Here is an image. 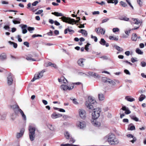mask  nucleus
<instances>
[{
	"label": "nucleus",
	"instance_id": "nucleus-12",
	"mask_svg": "<svg viewBox=\"0 0 146 146\" xmlns=\"http://www.w3.org/2000/svg\"><path fill=\"white\" fill-rule=\"evenodd\" d=\"M11 108L14 110L15 113H16L17 111H19V109H20L19 106L17 104L11 106Z\"/></svg>",
	"mask_w": 146,
	"mask_h": 146
},
{
	"label": "nucleus",
	"instance_id": "nucleus-13",
	"mask_svg": "<svg viewBox=\"0 0 146 146\" xmlns=\"http://www.w3.org/2000/svg\"><path fill=\"white\" fill-rule=\"evenodd\" d=\"M140 36H137L136 33H133L132 34L131 37V39L132 41H136L137 40L138 38H140Z\"/></svg>",
	"mask_w": 146,
	"mask_h": 146
},
{
	"label": "nucleus",
	"instance_id": "nucleus-20",
	"mask_svg": "<svg viewBox=\"0 0 146 146\" xmlns=\"http://www.w3.org/2000/svg\"><path fill=\"white\" fill-rule=\"evenodd\" d=\"M106 1L108 3H114L115 5H116L118 2L117 0H106Z\"/></svg>",
	"mask_w": 146,
	"mask_h": 146
},
{
	"label": "nucleus",
	"instance_id": "nucleus-35",
	"mask_svg": "<svg viewBox=\"0 0 146 146\" xmlns=\"http://www.w3.org/2000/svg\"><path fill=\"white\" fill-rule=\"evenodd\" d=\"M108 82L110 84L113 85H114L115 84V82L110 79H108Z\"/></svg>",
	"mask_w": 146,
	"mask_h": 146
},
{
	"label": "nucleus",
	"instance_id": "nucleus-56",
	"mask_svg": "<svg viewBox=\"0 0 146 146\" xmlns=\"http://www.w3.org/2000/svg\"><path fill=\"white\" fill-rule=\"evenodd\" d=\"M109 18H107L105 19H104L102 20V23H104L105 22H107L108 21H109Z\"/></svg>",
	"mask_w": 146,
	"mask_h": 146
},
{
	"label": "nucleus",
	"instance_id": "nucleus-2",
	"mask_svg": "<svg viewBox=\"0 0 146 146\" xmlns=\"http://www.w3.org/2000/svg\"><path fill=\"white\" fill-rule=\"evenodd\" d=\"M97 103L96 101L93 99L91 97H88V100L86 101L85 102L86 106L90 109H94L95 105H96Z\"/></svg>",
	"mask_w": 146,
	"mask_h": 146
},
{
	"label": "nucleus",
	"instance_id": "nucleus-32",
	"mask_svg": "<svg viewBox=\"0 0 146 146\" xmlns=\"http://www.w3.org/2000/svg\"><path fill=\"white\" fill-rule=\"evenodd\" d=\"M145 98V95L141 94L139 98V100L140 101H142Z\"/></svg>",
	"mask_w": 146,
	"mask_h": 146
},
{
	"label": "nucleus",
	"instance_id": "nucleus-14",
	"mask_svg": "<svg viewBox=\"0 0 146 146\" xmlns=\"http://www.w3.org/2000/svg\"><path fill=\"white\" fill-rule=\"evenodd\" d=\"M88 74L89 75L92 76L95 78H98L100 77L99 75L94 72H88Z\"/></svg>",
	"mask_w": 146,
	"mask_h": 146
},
{
	"label": "nucleus",
	"instance_id": "nucleus-23",
	"mask_svg": "<svg viewBox=\"0 0 146 146\" xmlns=\"http://www.w3.org/2000/svg\"><path fill=\"white\" fill-rule=\"evenodd\" d=\"M125 99L128 101L130 102L134 101L135 100V99L134 98H130L128 96H126L125 98Z\"/></svg>",
	"mask_w": 146,
	"mask_h": 146
},
{
	"label": "nucleus",
	"instance_id": "nucleus-42",
	"mask_svg": "<svg viewBox=\"0 0 146 146\" xmlns=\"http://www.w3.org/2000/svg\"><path fill=\"white\" fill-rule=\"evenodd\" d=\"M61 88L62 89H63L64 90H68V86L66 85H62L61 86Z\"/></svg>",
	"mask_w": 146,
	"mask_h": 146
},
{
	"label": "nucleus",
	"instance_id": "nucleus-37",
	"mask_svg": "<svg viewBox=\"0 0 146 146\" xmlns=\"http://www.w3.org/2000/svg\"><path fill=\"white\" fill-rule=\"evenodd\" d=\"M78 64L80 66H82V58L79 59L77 61Z\"/></svg>",
	"mask_w": 146,
	"mask_h": 146
},
{
	"label": "nucleus",
	"instance_id": "nucleus-33",
	"mask_svg": "<svg viewBox=\"0 0 146 146\" xmlns=\"http://www.w3.org/2000/svg\"><path fill=\"white\" fill-rule=\"evenodd\" d=\"M119 3L120 5L123 7H125L127 6L126 3L123 1H121Z\"/></svg>",
	"mask_w": 146,
	"mask_h": 146
},
{
	"label": "nucleus",
	"instance_id": "nucleus-18",
	"mask_svg": "<svg viewBox=\"0 0 146 146\" xmlns=\"http://www.w3.org/2000/svg\"><path fill=\"white\" fill-rule=\"evenodd\" d=\"M62 115L59 114H57L56 113H53L51 115V117L53 118H56L60 117Z\"/></svg>",
	"mask_w": 146,
	"mask_h": 146
},
{
	"label": "nucleus",
	"instance_id": "nucleus-58",
	"mask_svg": "<svg viewBox=\"0 0 146 146\" xmlns=\"http://www.w3.org/2000/svg\"><path fill=\"white\" fill-rule=\"evenodd\" d=\"M23 44L24 45H25L27 47H29V43L27 42H25Z\"/></svg>",
	"mask_w": 146,
	"mask_h": 146
},
{
	"label": "nucleus",
	"instance_id": "nucleus-52",
	"mask_svg": "<svg viewBox=\"0 0 146 146\" xmlns=\"http://www.w3.org/2000/svg\"><path fill=\"white\" fill-rule=\"evenodd\" d=\"M126 2L127 3L129 4V5L130 6V7L132 8L133 9V7L131 5V3H130V2L129 0H126Z\"/></svg>",
	"mask_w": 146,
	"mask_h": 146
},
{
	"label": "nucleus",
	"instance_id": "nucleus-48",
	"mask_svg": "<svg viewBox=\"0 0 146 146\" xmlns=\"http://www.w3.org/2000/svg\"><path fill=\"white\" fill-rule=\"evenodd\" d=\"M88 33L87 31L83 29V35L85 36H87Z\"/></svg>",
	"mask_w": 146,
	"mask_h": 146
},
{
	"label": "nucleus",
	"instance_id": "nucleus-7",
	"mask_svg": "<svg viewBox=\"0 0 146 146\" xmlns=\"http://www.w3.org/2000/svg\"><path fill=\"white\" fill-rule=\"evenodd\" d=\"M45 72V70H43L38 74H35L33 78L31 80V82H33L36 79L41 78L43 76V73Z\"/></svg>",
	"mask_w": 146,
	"mask_h": 146
},
{
	"label": "nucleus",
	"instance_id": "nucleus-36",
	"mask_svg": "<svg viewBox=\"0 0 146 146\" xmlns=\"http://www.w3.org/2000/svg\"><path fill=\"white\" fill-rule=\"evenodd\" d=\"M64 135L66 138L68 139L70 138V135L69 133L68 132H66L64 133Z\"/></svg>",
	"mask_w": 146,
	"mask_h": 146
},
{
	"label": "nucleus",
	"instance_id": "nucleus-9",
	"mask_svg": "<svg viewBox=\"0 0 146 146\" xmlns=\"http://www.w3.org/2000/svg\"><path fill=\"white\" fill-rule=\"evenodd\" d=\"M98 120V119H91V122L94 126L99 127L100 126L101 123Z\"/></svg>",
	"mask_w": 146,
	"mask_h": 146
},
{
	"label": "nucleus",
	"instance_id": "nucleus-43",
	"mask_svg": "<svg viewBox=\"0 0 146 146\" xmlns=\"http://www.w3.org/2000/svg\"><path fill=\"white\" fill-rule=\"evenodd\" d=\"M132 19L134 21L135 24L137 25L140 23V22L137 19L133 18Z\"/></svg>",
	"mask_w": 146,
	"mask_h": 146
},
{
	"label": "nucleus",
	"instance_id": "nucleus-30",
	"mask_svg": "<svg viewBox=\"0 0 146 146\" xmlns=\"http://www.w3.org/2000/svg\"><path fill=\"white\" fill-rule=\"evenodd\" d=\"M19 111L21 113L23 119H26V116L25 115L23 111L21 109H19Z\"/></svg>",
	"mask_w": 146,
	"mask_h": 146
},
{
	"label": "nucleus",
	"instance_id": "nucleus-64",
	"mask_svg": "<svg viewBox=\"0 0 146 146\" xmlns=\"http://www.w3.org/2000/svg\"><path fill=\"white\" fill-rule=\"evenodd\" d=\"M75 141V140L73 138H70V143H73Z\"/></svg>",
	"mask_w": 146,
	"mask_h": 146
},
{
	"label": "nucleus",
	"instance_id": "nucleus-46",
	"mask_svg": "<svg viewBox=\"0 0 146 146\" xmlns=\"http://www.w3.org/2000/svg\"><path fill=\"white\" fill-rule=\"evenodd\" d=\"M91 38L93 39H94L95 42H96L98 40L97 37L95 36H93L92 35H91Z\"/></svg>",
	"mask_w": 146,
	"mask_h": 146
},
{
	"label": "nucleus",
	"instance_id": "nucleus-39",
	"mask_svg": "<svg viewBox=\"0 0 146 146\" xmlns=\"http://www.w3.org/2000/svg\"><path fill=\"white\" fill-rule=\"evenodd\" d=\"M143 0H137V3L140 7H141L143 5Z\"/></svg>",
	"mask_w": 146,
	"mask_h": 146
},
{
	"label": "nucleus",
	"instance_id": "nucleus-8",
	"mask_svg": "<svg viewBox=\"0 0 146 146\" xmlns=\"http://www.w3.org/2000/svg\"><path fill=\"white\" fill-rule=\"evenodd\" d=\"M38 58V55L36 54H34L33 56L31 55H29L27 56L26 59L27 60H30L32 61H36V59Z\"/></svg>",
	"mask_w": 146,
	"mask_h": 146
},
{
	"label": "nucleus",
	"instance_id": "nucleus-59",
	"mask_svg": "<svg viewBox=\"0 0 146 146\" xmlns=\"http://www.w3.org/2000/svg\"><path fill=\"white\" fill-rule=\"evenodd\" d=\"M27 29L29 31H31L34 30V27H29Z\"/></svg>",
	"mask_w": 146,
	"mask_h": 146
},
{
	"label": "nucleus",
	"instance_id": "nucleus-22",
	"mask_svg": "<svg viewBox=\"0 0 146 146\" xmlns=\"http://www.w3.org/2000/svg\"><path fill=\"white\" fill-rule=\"evenodd\" d=\"M51 14L57 17L62 16H63V15L62 13L56 12H52Z\"/></svg>",
	"mask_w": 146,
	"mask_h": 146
},
{
	"label": "nucleus",
	"instance_id": "nucleus-31",
	"mask_svg": "<svg viewBox=\"0 0 146 146\" xmlns=\"http://www.w3.org/2000/svg\"><path fill=\"white\" fill-rule=\"evenodd\" d=\"M9 42L11 45L13 44V47L14 48H17V44L16 43H15L13 42H11V41H9Z\"/></svg>",
	"mask_w": 146,
	"mask_h": 146
},
{
	"label": "nucleus",
	"instance_id": "nucleus-60",
	"mask_svg": "<svg viewBox=\"0 0 146 146\" xmlns=\"http://www.w3.org/2000/svg\"><path fill=\"white\" fill-rule=\"evenodd\" d=\"M73 103L75 104H78V103L76 101V99L74 98L72 99Z\"/></svg>",
	"mask_w": 146,
	"mask_h": 146
},
{
	"label": "nucleus",
	"instance_id": "nucleus-41",
	"mask_svg": "<svg viewBox=\"0 0 146 146\" xmlns=\"http://www.w3.org/2000/svg\"><path fill=\"white\" fill-rule=\"evenodd\" d=\"M90 45V44L89 43H87L85 45V50L87 51H88L89 50L88 47Z\"/></svg>",
	"mask_w": 146,
	"mask_h": 146
},
{
	"label": "nucleus",
	"instance_id": "nucleus-62",
	"mask_svg": "<svg viewBox=\"0 0 146 146\" xmlns=\"http://www.w3.org/2000/svg\"><path fill=\"white\" fill-rule=\"evenodd\" d=\"M125 113L126 114H129L131 113L130 111L128 109L125 111Z\"/></svg>",
	"mask_w": 146,
	"mask_h": 146
},
{
	"label": "nucleus",
	"instance_id": "nucleus-44",
	"mask_svg": "<svg viewBox=\"0 0 146 146\" xmlns=\"http://www.w3.org/2000/svg\"><path fill=\"white\" fill-rule=\"evenodd\" d=\"M74 87V84H72L71 86H68V90H69L72 89Z\"/></svg>",
	"mask_w": 146,
	"mask_h": 146
},
{
	"label": "nucleus",
	"instance_id": "nucleus-6",
	"mask_svg": "<svg viewBox=\"0 0 146 146\" xmlns=\"http://www.w3.org/2000/svg\"><path fill=\"white\" fill-rule=\"evenodd\" d=\"M14 79V75L12 73H10L7 77V83L10 86L12 84Z\"/></svg>",
	"mask_w": 146,
	"mask_h": 146
},
{
	"label": "nucleus",
	"instance_id": "nucleus-15",
	"mask_svg": "<svg viewBox=\"0 0 146 146\" xmlns=\"http://www.w3.org/2000/svg\"><path fill=\"white\" fill-rule=\"evenodd\" d=\"M100 43L102 45H106V47H108L109 46V44L108 43H106V41L103 38L101 39L100 42Z\"/></svg>",
	"mask_w": 146,
	"mask_h": 146
},
{
	"label": "nucleus",
	"instance_id": "nucleus-16",
	"mask_svg": "<svg viewBox=\"0 0 146 146\" xmlns=\"http://www.w3.org/2000/svg\"><path fill=\"white\" fill-rule=\"evenodd\" d=\"M7 58V55L5 53H2L0 55V60H6Z\"/></svg>",
	"mask_w": 146,
	"mask_h": 146
},
{
	"label": "nucleus",
	"instance_id": "nucleus-45",
	"mask_svg": "<svg viewBox=\"0 0 146 146\" xmlns=\"http://www.w3.org/2000/svg\"><path fill=\"white\" fill-rule=\"evenodd\" d=\"M100 33L102 35H104L105 33V30L104 29H100Z\"/></svg>",
	"mask_w": 146,
	"mask_h": 146
},
{
	"label": "nucleus",
	"instance_id": "nucleus-5",
	"mask_svg": "<svg viewBox=\"0 0 146 146\" xmlns=\"http://www.w3.org/2000/svg\"><path fill=\"white\" fill-rule=\"evenodd\" d=\"M60 19H61L63 22L68 23L70 24H73L75 22L74 19H71L68 17H66L63 16Z\"/></svg>",
	"mask_w": 146,
	"mask_h": 146
},
{
	"label": "nucleus",
	"instance_id": "nucleus-53",
	"mask_svg": "<svg viewBox=\"0 0 146 146\" xmlns=\"http://www.w3.org/2000/svg\"><path fill=\"white\" fill-rule=\"evenodd\" d=\"M110 122L111 123H116L117 122V119H111V120L110 121Z\"/></svg>",
	"mask_w": 146,
	"mask_h": 146
},
{
	"label": "nucleus",
	"instance_id": "nucleus-61",
	"mask_svg": "<svg viewBox=\"0 0 146 146\" xmlns=\"http://www.w3.org/2000/svg\"><path fill=\"white\" fill-rule=\"evenodd\" d=\"M95 31L97 34H99L100 33V29H99V28H96L95 29Z\"/></svg>",
	"mask_w": 146,
	"mask_h": 146
},
{
	"label": "nucleus",
	"instance_id": "nucleus-47",
	"mask_svg": "<svg viewBox=\"0 0 146 146\" xmlns=\"http://www.w3.org/2000/svg\"><path fill=\"white\" fill-rule=\"evenodd\" d=\"M102 81L103 82H108V79L107 80V78L105 77H103L102 79Z\"/></svg>",
	"mask_w": 146,
	"mask_h": 146
},
{
	"label": "nucleus",
	"instance_id": "nucleus-3",
	"mask_svg": "<svg viewBox=\"0 0 146 146\" xmlns=\"http://www.w3.org/2000/svg\"><path fill=\"white\" fill-rule=\"evenodd\" d=\"M29 135L30 139L31 141H33L35 139V128L30 125L29 127Z\"/></svg>",
	"mask_w": 146,
	"mask_h": 146
},
{
	"label": "nucleus",
	"instance_id": "nucleus-11",
	"mask_svg": "<svg viewBox=\"0 0 146 146\" xmlns=\"http://www.w3.org/2000/svg\"><path fill=\"white\" fill-rule=\"evenodd\" d=\"M126 136L130 140H130V141L132 143H134L136 141V138L132 134H127Z\"/></svg>",
	"mask_w": 146,
	"mask_h": 146
},
{
	"label": "nucleus",
	"instance_id": "nucleus-4",
	"mask_svg": "<svg viewBox=\"0 0 146 146\" xmlns=\"http://www.w3.org/2000/svg\"><path fill=\"white\" fill-rule=\"evenodd\" d=\"M101 112V109L99 108L94 109L92 113V119H98Z\"/></svg>",
	"mask_w": 146,
	"mask_h": 146
},
{
	"label": "nucleus",
	"instance_id": "nucleus-21",
	"mask_svg": "<svg viewBox=\"0 0 146 146\" xmlns=\"http://www.w3.org/2000/svg\"><path fill=\"white\" fill-rule=\"evenodd\" d=\"M48 127L51 131H54L55 129L54 127L51 124L49 123L47 124Z\"/></svg>",
	"mask_w": 146,
	"mask_h": 146
},
{
	"label": "nucleus",
	"instance_id": "nucleus-1",
	"mask_svg": "<svg viewBox=\"0 0 146 146\" xmlns=\"http://www.w3.org/2000/svg\"><path fill=\"white\" fill-rule=\"evenodd\" d=\"M104 139L106 140L110 145H116L119 143L118 139L113 133H110L106 135L104 138Z\"/></svg>",
	"mask_w": 146,
	"mask_h": 146
},
{
	"label": "nucleus",
	"instance_id": "nucleus-54",
	"mask_svg": "<svg viewBox=\"0 0 146 146\" xmlns=\"http://www.w3.org/2000/svg\"><path fill=\"white\" fill-rule=\"evenodd\" d=\"M131 119H138L134 114H131L130 115Z\"/></svg>",
	"mask_w": 146,
	"mask_h": 146
},
{
	"label": "nucleus",
	"instance_id": "nucleus-27",
	"mask_svg": "<svg viewBox=\"0 0 146 146\" xmlns=\"http://www.w3.org/2000/svg\"><path fill=\"white\" fill-rule=\"evenodd\" d=\"M109 38L110 40H114L115 41H117L118 40V36L114 37L113 36H110Z\"/></svg>",
	"mask_w": 146,
	"mask_h": 146
},
{
	"label": "nucleus",
	"instance_id": "nucleus-34",
	"mask_svg": "<svg viewBox=\"0 0 146 146\" xmlns=\"http://www.w3.org/2000/svg\"><path fill=\"white\" fill-rule=\"evenodd\" d=\"M82 122L81 121H78L77 123V127L80 129H82Z\"/></svg>",
	"mask_w": 146,
	"mask_h": 146
},
{
	"label": "nucleus",
	"instance_id": "nucleus-40",
	"mask_svg": "<svg viewBox=\"0 0 146 146\" xmlns=\"http://www.w3.org/2000/svg\"><path fill=\"white\" fill-rule=\"evenodd\" d=\"M120 19L122 20L128 21L129 20V19L126 17H121V18Z\"/></svg>",
	"mask_w": 146,
	"mask_h": 146
},
{
	"label": "nucleus",
	"instance_id": "nucleus-19",
	"mask_svg": "<svg viewBox=\"0 0 146 146\" xmlns=\"http://www.w3.org/2000/svg\"><path fill=\"white\" fill-rule=\"evenodd\" d=\"M59 82H62L64 83H66L67 82V80L63 76L61 77L60 78L58 79Z\"/></svg>",
	"mask_w": 146,
	"mask_h": 146
},
{
	"label": "nucleus",
	"instance_id": "nucleus-10",
	"mask_svg": "<svg viewBox=\"0 0 146 146\" xmlns=\"http://www.w3.org/2000/svg\"><path fill=\"white\" fill-rule=\"evenodd\" d=\"M25 129L22 128L21 129L19 132L17 133L16 134V137L17 139H19L24 134Z\"/></svg>",
	"mask_w": 146,
	"mask_h": 146
},
{
	"label": "nucleus",
	"instance_id": "nucleus-55",
	"mask_svg": "<svg viewBox=\"0 0 146 146\" xmlns=\"http://www.w3.org/2000/svg\"><path fill=\"white\" fill-rule=\"evenodd\" d=\"M38 36L42 37V36L41 35H36V34L33 35L32 36V37L33 38H35L36 37H38Z\"/></svg>",
	"mask_w": 146,
	"mask_h": 146
},
{
	"label": "nucleus",
	"instance_id": "nucleus-24",
	"mask_svg": "<svg viewBox=\"0 0 146 146\" xmlns=\"http://www.w3.org/2000/svg\"><path fill=\"white\" fill-rule=\"evenodd\" d=\"M16 20H13V23L15 24H19L20 23V21H21V19L19 18H16Z\"/></svg>",
	"mask_w": 146,
	"mask_h": 146
},
{
	"label": "nucleus",
	"instance_id": "nucleus-17",
	"mask_svg": "<svg viewBox=\"0 0 146 146\" xmlns=\"http://www.w3.org/2000/svg\"><path fill=\"white\" fill-rule=\"evenodd\" d=\"M22 30V33L23 34H25L27 32V26L26 25H23L21 27Z\"/></svg>",
	"mask_w": 146,
	"mask_h": 146
},
{
	"label": "nucleus",
	"instance_id": "nucleus-51",
	"mask_svg": "<svg viewBox=\"0 0 146 146\" xmlns=\"http://www.w3.org/2000/svg\"><path fill=\"white\" fill-rule=\"evenodd\" d=\"M43 12L42 10H39L38 11L35 13L36 15H39L41 14Z\"/></svg>",
	"mask_w": 146,
	"mask_h": 146
},
{
	"label": "nucleus",
	"instance_id": "nucleus-28",
	"mask_svg": "<svg viewBox=\"0 0 146 146\" xmlns=\"http://www.w3.org/2000/svg\"><path fill=\"white\" fill-rule=\"evenodd\" d=\"M98 98L100 100H103L104 98V96L102 94H98Z\"/></svg>",
	"mask_w": 146,
	"mask_h": 146
},
{
	"label": "nucleus",
	"instance_id": "nucleus-63",
	"mask_svg": "<svg viewBox=\"0 0 146 146\" xmlns=\"http://www.w3.org/2000/svg\"><path fill=\"white\" fill-rule=\"evenodd\" d=\"M119 31V29L118 28H114L113 29V31L114 33L118 32Z\"/></svg>",
	"mask_w": 146,
	"mask_h": 146
},
{
	"label": "nucleus",
	"instance_id": "nucleus-50",
	"mask_svg": "<svg viewBox=\"0 0 146 146\" xmlns=\"http://www.w3.org/2000/svg\"><path fill=\"white\" fill-rule=\"evenodd\" d=\"M79 114L80 117H82V109H80L78 110Z\"/></svg>",
	"mask_w": 146,
	"mask_h": 146
},
{
	"label": "nucleus",
	"instance_id": "nucleus-49",
	"mask_svg": "<svg viewBox=\"0 0 146 146\" xmlns=\"http://www.w3.org/2000/svg\"><path fill=\"white\" fill-rule=\"evenodd\" d=\"M56 110H58V111H59L60 112H65V110L62 108H55Z\"/></svg>",
	"mask_w": 146,
	"mask_h": 146
},
{
	"label": "nucleus",
	"instance_id": "nucleus-25",
	"mask_svg": "<svg viewBox=\"0 0 146 146\" xmlns=\"http://www.w3.org/2000/svg\"><path fill=\"white\" fill-rule=\"evenodd\" d=\"M61 146H79L77 145H73L71 143H67L65 144H61L60 145Z\"/></svg>",
	"mask_w": 146,
	"mask_h": 146
},
{
	"label": "nucleus",
	"instance_id": "nucleus-26",
	"mask_svg": "<svg viewBox=\"0 0 146 146\" xmlns=\"http://www.w3.org/2000/svg\"><path fill=\"white\" fill-rule=\"evenodd\" d=\"M132 124H131L129 125L128 128V130H134L135 129V126L134 125H132Z\"/></svg>",
	"mask_w": 146,
	"mask_h": 146
},
{
	"label": "nucleus",
	"instance_id": "nucleus-38",
	"mask_svg": "<svg viewBox=\"0 0 146 146\" xmlns=\"http://www.w3.org/2000/svg\"><path fill=\"white\" fill-rule=\"evenodd\" d=\"M115 48L118 51L120 52L122 51L123 50V49L121 48L120 47L116 46H115Z\"/></svg>",
	"mask_w": 146,
	"mask_h": 146
},
{
	"label": "nucleus",
	"instance_id": "nucleus-57",
	"mask_svg": "<svg viewBox=\"0 0 146 146\" xmlns=\"http://www.w3.org/2000/svg\"><path fill=\"white\" fill-rule=\"evenodd\" d=\"M38 3V1H36L32 3V5L33 6H36Z\"/></svg>",
	"mask_w": 146,
	"mask_h": 146
},
{
	"label": "nucleus",
	"instance_id": "nucleus-29",
	"mask_svg": "<svg viewBox=\"0 0 146 146\" xmlns=\"http://www.w3.org/2000/svg\"><path fill=\"white\" fill-rule=\"evenodd\" d=\"M135 51L137 53L139 54H143V52L138 48L136 49Z\"/></svg>",
	"mask_w": 146,
	"mask_h": 146
}]
</instances>
